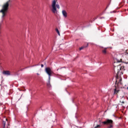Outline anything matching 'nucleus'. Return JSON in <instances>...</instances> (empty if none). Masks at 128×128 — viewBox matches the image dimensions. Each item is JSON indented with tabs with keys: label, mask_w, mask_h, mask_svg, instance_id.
I'll return each instance as SVG.
<instances>
[{
	"label": "nucleus",
	"mask_w": 128,
	"mask_h": 128,
	"mask_svg": "<svg viewBox=\"0 0 128 128\" xmlns=\"http://www.w3.org/2000/svg\"><path fill=\"white\" fill-rule=\"evenodd\" d=\"M10 0H9L6 3L4 4L2 6V9L0 10V12L2 13V18L5 16L6 14V13L8 12V6H10Z\"/></svg>",
	"instance_id": "nucleus-1"
},
{
	"label": "nucleus",
	"mask_w": 128,
	"mask_h": 128,
	"mask_svg": "<svg viewBox=\"0 0 128 128\" xmlns=\"http://www.w3.org/2000/svg\"><path fill=\"white\" fill-rule=\"evenodd\" d=\"M120 70H124V66L118 65L114 67V72L116 75V80L118 78V73Z\"/></svg>",
	"instance_id": "nucleus-2"
},
{
	"label": "nucleus",
	"mask_w": 128,
	"mask_h": 128,
	"mask_svg": "<svg viewBox=\"0 0 128 128\" xmlns=\"http://www.w3.org/2000/svg\"><path fill=\"white\" fill-rule=\"evenodd\" d=\"M52 12H53V14H58V10H56V8H58V10H60V5L58 4H56V0H54L52 2Z\"/></svg>",
	"instance_id": "nucleus-3"
},
{
	"label": "nucleus",
	"mask_w": 128,
	"mask_h": 128,
	"mask_svg": "<svg viewBox=\"0 0 128 128\" xmlns=\"http://www.w3.org/2000/svg\"><path fill=\"white\" fill-rule=\"evenodd\" d=\"M101 124H103L104 126H108L107 128H114V121L110 119H106L105 121L101 122Z\"/></svg>",
	"instance_id": "nucleus-4"
},
{
	"label": "nucleus",
	"mask_w": 128,
	"mask_h": 128,
	"mask_svg": "<svg viewBox=\"0 0 128 128\" xmlns=\"http://www.w3.org/2000/svg\"><path fill=\"white\" fill-rule=\"evenodd\" d=\"M45 72L48 76V80H50V76H52V69L50 68H46L45 69Z\"/></svg>",
	"instance_id": "nucleus-5"
},
{
	"label": "nucleus",
	"mask_w": 128,
	"mask_h": 128,
	"mask_svg": "<svg viewBox=\"0 0 128 128\" xmlns=\"http://www.w3.org/2000/svg\"><path fill=\"white\" fill-rule=\"evenodd\" d=\"M2 74L4 76H10V70H4L2 72Z\"/></svg>",
	"instance_id": "nucleus-6"
},
{
	"label": "nucleus",
	"mask_w": 128,
	"mask_h": 128,
	"mask_svg": "<svg viewBox=\"0 0 128 128\" xmlns=\"http://www.w3.org/2000/svg\"><path fill=\"white\" fill-rule=\"evenodd\" d=\"M62 14L64 18H68V13L66 12V11L65 10H62Z\"/></svg>",
	"instance_id": "nucleus-7"
},
{
	"label": "nucleus",
	"mask_w": 128,
	"mask_h": 128,
	"mask_svg": "<svg viewBox=\"0 0 128 128\" xmlns=\"http://www.w3.org/2000/svg\"><path fill=\"white\" fill-rule=\"evenodd\" d=\"M107 49L108 48H104L102 50V54H108V52L106 51Z\"/></svg>",
	"instance_id": "nucleus-8"
},
{
	"label": "nucleus",
	"mask_w": 128,
	"mask_h": 128,
	"mask_svg": "<svg viewBox=\"0 0 128 128\" xmlns=\"http://www.w3.org/2000/svg\"><path fill=\"white\" fill-rule=\"evenodd\" d=\"M120 92V89L116 88L114 90V94H118Z\"/></svg>",
	"instance_id": "nucleus-9"
},
{
	"label": "nucleus",
	"mask_w": 128,
	"mask_h": 128,
	"mask_svg": "<svg viewBox=\"0 0 128 128\" xmlns=\"http://www.w3.org/2000/svg\"><path fill=\"white\" fill-rule=\"evenodd\" d=\"M88 44H87L86 46H82L80 48L79 50H84V48H88Z\"/></svg>",
	"instance_id": "nucleus-10"
},
{
	"label": "nucleus",
	"mask_w": 128,
	"mask_h": 128,
	"mask_svg": "<svg viewBox=\"0 0 128 128\" xmlns=\"http://www.w3.org/2000/svg\"><path fill=\"white\" fill-rule=\"evenodd\" d=\"M6 122L4 120L2 121L3 128H6Z\"/></svg>",
	"instance_id": "nucleus-11"
},
{
	"label": "nucleus",
	"mask_w": 128,
	"mask_h": 128,
	"mask_svg": "<svg viewBox=\"0 0 128 128\" xmlns=\"http://www.w3.org/2000/svg\"><path fill=\"white\" fill-rule=\"evenodd\" d=\"M47 86L48 88H52V85H50V80L48 81V83L47 84Z\"/></svg>",
	"instance_id": "nucleus-12"
},
{
	"label": "nucleus",
	"mask_w": 128,
	"mask_h": 128,
	"mask_svg": "<svg viewBox=\"0 0 128 128\" xmlns=\"http://www.w3.org/2000/svg\"><path fill=\"white\" fill-rule=\"evenodd\" d=\"M56 32H57V34H58V36H60V31L58 30V28H56Z\"/></svg>",
	"instance_id": "nucleus-13"
},
{
	"label": "nucleus",
	"mask_w": 128,
	"mask_h": 128,
	"mask_svg": "<svg viewBox=\"0 0 128 128\" xmlns=\"http://www.w3.org/2000/svg\"><path fill=\"white\" fill-rule=\"evenodd\" d=\"M2 30V23H0V34H2V32H0Z\"/></svg>",
	"instance_id": "nucleus-14"
},
{
	"label": "nucleus",
	"mask_w": 128,
	"mask_h": 128,
	"mask_svg": "<svg viewBox=\"0 0 128 128\" xmlns=\"http://www.w3.org/2000/svg\"><path fill=\"white\" fill-rule=\"evenodd\" d=\"M100 128V125H97L96 126H95L94 128Z\"/></svg>",
	"instance_id": "nucleus-15"
},
{
	"label": "nucleus",
	"mask_w": 128,
	"mask_h": 128,
	"mask_svg": "<svg viewBox=\"0 0 128 128\" xmlns=\"http://www.w3.org/2000/svg\"><path fill=\"white\" fill-rule=\"evenodd\" d=\"M120 102H121V104H124V101H120Z\"/></svg>",
	"instance_id": "nucleus-16"
},
{
	"label": "nucleus",
	"mask_w": 128,
	"mask_h": 128,
	"mask_svg": "<svg viewBox=\"0 0 128 128\" xmlns=\"http://www.w3.org/2000/svg\"><path fill=\"white\" fill-rule=\"evenodd\" d=\"M41 67H42V68H44V64H41Z\"/></svg>",
	"instance_id": "nucleus-17"
},
{
	"label": "nucleus",
	"mask_w": 128,
	"mask_h": 128,
	"mask_svg": "<svg viewBox=\"0 0 128 128\" xmlns=\"http://www.w3.org/2000/svg\"><path fill=\"white\" fill-rule=\"evenodd\" d=\"M124 54H127L128 56V53L124 52Z\"/></svg>",
	"instance_id": "nucleus-18"
},
{
	"label": "nucleus",
	"mask_w": 128,
	"mask_h": 128,
	"mask_svg": "<svg viewBox=\"0 0 128 128\" xmlns=\"http://www.w3.org/2000/svg\"><path fill=\"white\" fill-rule=\"evenodd\" d=\"M112 12H114V11L111 12H110V14H112Z\"/></svg>",
	"instance_id": "nucleus-19"
},
{
	"label": "nucleus",
	"mask_w": 128,
	"mask_h": 128,
	"mask_svg": "<svg viewBox=\"0 0 128 128\" xmlns=\"http://www.w3.org/2000/svg\"><path fill=\"white\" fill-rule=\"evenodd\" d=\"M37 76H40V74L38 73L36 74Z\"/></svg>",
	"instance_id": "nucleus-20"
},
{
	"label": "nucleus",
	"mask_w": 128,
	"mask_h": 128,
	"mask_svg": "<svg viewBox=\"0 0 128 128\" xmlns=\"http://www.w3.org/2000/svg\"><path fill=\"white\" fill-rule=\"evenodd\" d=\"M120 82H122V79H120Z\"/></svg>",
	"instance_id": "nucleus-21"
},
{
	"label": "nucleus",
	"mask_w": 128,
	"mask_h": 128,
	"mask_svg": "<svg viewBox=\"0 0 128 128\" xmlns=\"http://www.w3.org/2000/svg\"><path fill=\"white\" fill-rule=\"evenodd\" d=\"M116 83L118 82V80H116Z\"/></svg>",
	"instance_id": "nucleus-22"
},
{
	"label": "nucleus",
	"mask_w": 128,
	"mask_h": 128,
	"mask_svg": "<svg viewBox=\"0 0 128 128\" xmlns=\"http://www.w3.org/2000/svg\"><path fill=\"white\" fill-rule=\"evenodd\" d=\"M113 116H114L116 118V116H114V114Z\"/></svg>",
	"instance_id": "nucleus-23"
},
{
	"label": "nucleus",
	"mask_w": 128,
	"mask_h": 128,
	"mask_svg": "<svg viewBox=\"0 0 128 128\" xmlns=\"http://www.w3.org/2000/svg\"><path fill=\"white\" fill-rule=\"evenodd\" d=\"M120 52H122V50H120Z\"/></svg>",
	"instance_id": "nucleus-24"
},
{
	"label": "nucleus",
	"mask_w": 128,
	"mask_h": 128,
	"mask_svg": "<svg viewBox=\"0 0 128 128\" xmlns=\"http://www.w3.org/2000/svg\"><path fill=\"white\" fill-rule=\"evenodd\" d=\"M127 90H128V86L127 87Z\"/></svg>",
	"instance_id": "nucleus-25"
},
{
	"label": "nucleus",
	"mask_w": 128,
	"mask_h": 128,
	"mask_svg": "<svg viewBox=\"0 0 128 128\" xmlns=\"http://www.w3.org/2000/svg\"><path fill=\"white\" fill-rule=\"evenodd\" d=\"M126 64H128V62H126Z\"/></svg>",
	"instance_id": "nucleus-26"
},
{
	"label": "nucleus",
	"mask_w": 128,
	"mask_h": 128,
	"mask_svg": "<svg viewBox=\"0 0 128 128\" xmlns=\"http://www.w3.org/2000/svg\"><path fill=\"white\" fill-rule=\"evenodd\" d=\"M6 120H8V119L6 118Z\"/></svg>",
	"instance_id": "nucleus-27"
},
{
	"label": "nucleus",
	"mask_w": 128,
	"mask_h": 128,
	"mask_svg": "<svg viewBox=\"0 0 128 128\" xmlns=\"http://www.w3.org/2000/svg\"><path fill=\"white\" fill-rule=\"evenodd\" d=\"M57 70H58V69Z\"/></svg>",
	"instance_id": "nucleus-28"
}]
</instances>
